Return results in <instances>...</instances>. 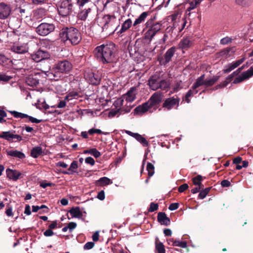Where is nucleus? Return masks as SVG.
Masks as SVG:
<instances>
[{
	"mask_svg": "<svg viewBox=\"0 0 253 253\" xmlns=\"http://www.w3.org/2000/svg\"><path fill=\"white\" fill-rule=\"evenodd\" d=\"M116 51L115 44L110 42L106 44L97 46L94 52L96 57L103 63H110L114 62L115 60Z\"/></svg>",
	"mask_w": 253,
	"mask_h": 253,
	"instance_id": "f257e3e1",
	"label": "nucleus"
},
{
	"mask_svg": "<svg viewBox=\"0 0 253 253\" xmlns=\"http://www.w3.org/2000/svg\"><path fill=\"white\" fill-rule=\"evenodd\" d=\"M59 37L64 42L69 41L72 45L78 44L82 40L81 33L74 27L63 28L60 31Z\"/></svg>",
	"mask_w": 253,
	"mask_h": 253,
	"instance_id": "f03ea898",
	"label": "nucleus"
},
{
	"mask_svg": "<svg viewBox=\"0 0 253 253\" xmlns=\"http://www.w3.org/2000/svg\"><path fill=\"white\" fill-rule=\"evenodd\" d=\"M148 82L150 88L153 90L161 89L167 91L170 87V83L166 80L162 79L160 75L158 73L151 76Z\"/></svg>",
	"mask_w": 253,
	"mask_h": 253,
	"instance_id": "7ed1b4c3",
	"label": "nucleus"
},
{
	"mask_svg": "<svg viewBox=\"0 0 253 253\" xmlns=\"http://www.w3.org/2000/svg\"><path fill=\"white\" fill-rule=\"evenodd\" d=\"M155 19V17L151 18L145 23L146 28L148 29L145 33V38L150 40H151L156 34L161 30L162 27L161 22L155 23L154 22Z\"/></svg>",
	"mask_w": 253,
	"mask_h": 253,
	"instance_id": "20e7f679",
	"label": "nucleus"
},
{
	"mask_svg": "<svg viewBox=\"0 0 253 253\" xmlns=\"http://www.w3.org/2000/svg\"><path fill=\"white\" fill-rule=\"evenodd\" d=\"M58 13L62 17L70 15L73 11V5L71 0H61L57 4Z\"/></svg>",
	"mask_w": 253,
	"mask_h": 253,
	"instance_id": "39448f33",
	"label": "nucleus"
},
{
	"mask_svg": "<svg viewBox=\"0 0 253 253\" xmlns=\"http://www.w3.org/2000/svg\"><path fill=\"white\" fill-rule=\"evenodd\" d=\"M107 19L102 27V30H108L110 34H113L119 27V22L115 16L107 15Z\"/></svg>",
	"mask_w": 253,
	"mask_h": 253,
	"instance_id": "423d86ee",
	"label": "nucleus"
},
{
	"mask_svg": "<svg viewBox=\"0 0 253 253\" xmlns=\"http://www.w3.org/2000/svg\"><path fill=\"white\" fill-rule=\"evenodd\" d=\"M55 26L53 23H42L37 28L36 31L42 36H45L55 30Z\"/></svg>",
	"mask_w": 253,
	"mask_h": 253,
	"instance_id": "0eeeda50",
	"label": "nucleus"
},
{
	"mask_svg": "<svg viewBox=\"0 0 253 253\" xmlns=\"http://www.w3.org/2000/svg\"><path fill=\"white\" fill-rule=\"evenodd\" d=\"M72 67L71 63L67 60L60 61L54 65V69L57 72L64 74L69 73Z\"/></svg>",
	"mask_w": 253,
	"mask_h": 253,
	"instance_id": "6e6552de",
	"label": "nucleus"
},
{
	"mask_svg": "<svg viewBox=\"0 0 253 253\" xmlns=\"http://www.w3.org/2000/svg\"><path fill=\"white\" fill-rule=\"evenodd\" d=\"M175 51L176 47L172 46L166 51L164 56H158L157 60L161 65L165 66L171 60Z\"/></svg>",
	"mask_w": 253,
	"mask_h": 253,
	"instance_id": "1a4fd4ad",
	"label": "nucleus"
},
{
	"mask_svg": "<svg viewBox=\"0 0 253 253\" xmlns=\"http://www.w3.org/2000/svg\"><path fill=\"white\" fill-rule=\"evenodd\" d=\"M162 100V94L160 92H156L153 93L146 103L149 108H153L156 110L159 107Z\"/></svg>",
	"mask_w": 253,
	"mask_h": 253,
	"instance_id": "9d476101",
	"label": "nucleus"
},
{
	"mask_svg": "<svg viewBox=\"0 0 253 253\" xmlns=\"http://www.w3.org/2000/svg\"><path fill=\"white\" fill-rule=\"evenodd\" d=\"M180 98L174 96L165 99L162 107L167 110H170L173 108L177 109L179 105Z\"/></svg>",
	"mask_w": 253,
	"mask_h": 253,
	"instance_id": "9b49d317",
	"label": "nucleus"
},
{
	"mask_svg": "<svg viewBox=\"0 0 253 253\" xmlns=\"http://www.w3.org/2000/svg\"><path fill=\"white\" fill-rule=\"evenodd\" d=\"M50 56L48 52L41 49L38 50L31 55L32 59L36 62H39L43 60L49 59Z\"/></svg>",
	"mask_w": 253,
	"mask_h": 253,
	"instance_id": "f8f14e48",
	"label": "nucleus"
},
{
	"mask_svg": "<svg viewBox=\"0 0 253 253\" xmlns=\"http://www.w3.org/2000/svg\"><path fill=\"white\" fill-rule=\"evenodd\" d=\"M9 112L11 113L15 118L28 119V121H26L25 122H30L33 123L39 124L42 122L41 120L37 119L32 116H29L27 114L18 112L16 111H9Z\"/></svg>",
	"mask_w": 253,
	"mask_h": 253,
	"instance_id": "ddd939ff",
	"label": "nucleus"
},
{
	"mask_svg": "<svg viewBox=\"0 0 253 253\" xmlns=\"http://www.w3.org/2000/svg\"><path fill=\"white\" fill-rule=\"evenodd\" d=\"M11 7L10 4L4 2L0 3V19L7 18L11 13Z\"/></svg>",
	"mask_w": 253,
	"mask_h": 253,
	"instance_id": "4468645a",
	"label": "nucleus"
},
{
	"mask_svg": "<svg viewBox=\"0 0 253 253\" xmlns=\"http://www.w3.org/2000/svg\"><path fill=\"white\" fill-rule=\"evenodd\" d=\"M0 138H3L9 142L13 141V139H16V141L20 142L22 140V137L18 134H14L10 131H2L0 133Z\"/></svg>",
	"mask_w": 253,
	"mask_h": 253,
	"instance_id": "2eb2a0df",
	"label": "nucleus"
},
{
	"mask_svg": "<svg viewBox=\"0 0 253 253\" xmlns=\"http://www.w3.org/2000/svg\"><path fill=\"white\" fill-rule=\"evenodd\" d=\"M86 79L88 81L90 84L97 85L100 84L101 80V76L98 72H90L87 74Z\"/></svg>",
	"mask_w": 253,
	"mask_h": 253,
	"instance_id": "dca6fc26",
	"label": "nucleus"
},
{
	"mask_svg": "<svg viewBox=\"0 0 253 253\" xmlns=\"http://www.w3.org/2000/svg\"><path fill=\"white\" fill-rule=\"evenodd\" d=\"M7 177L9 179L16 181L20 178L21 173L17 170H13L10 169H7L6 170Z\"/></svg>",
	"mask_w": 253,
	"mask_h": 253,
	"instance_id": "f3484780",
	"label": "nucleus"
},
{
	"mask_svg": "<svg viewBox=\"0 0 253 253\" xmlns=\"http://www.w3.org/2000/svg\"><path fill=\"white\" fill-rule=\"evenodd\" d=\"M157 220L162 225L168 226L170 224V218L167 216L165 212H159L157 216Z\"/></svg>",
	"mask_w": 253,
	"mask_h": 253,
	"instance_id": "a211bd4d",
	"label": "nucleus"
},
{
	"mask_svg": "<svg viewBox=\"0 0 253 253\" xmlns=\"http://www.w3.org/2000/svg\"><path fill=\"white\" fill-rule=\"evenodd\" d=\"M150 109L146 102L143 103L141 105L136 107L134 110V114H141L146 113Z\"/></svg>",
	"mask_w": 253,
	"mask_h": 253,
	"instance_id": "6ab92c4d",
	"label": "nucleus"
},
{
	"mask_svg": "<svg viewBox=\"0 0 253 253\" xmlns=\"http://www.w3.org/2000/svg\"><path fill=\"white\" fill-rule=\"evenodd\" d=\"M91 12V9L90 8L83 9L78 14L77 18L79 20L85 21Z\"/></svg>",
	"mask_w": 253,
	"mask_h": 253,
	"instance_id": "aec40b11",
	"label": "nucleus"
},
{
	"mask_svg": "<svg viewBox=\"0 0 253 253\" xmlns=\"http://www.w3.org/2000/svg\"><path fill=\"white\" fill-rule=\"evenodd\" d=\"M192 44V42L188 38H184L182 39L179 44L178 46L179 48L187 49L189 48Z\"/></svg>",
	"mask_w": 253,
	"mask_h": 253,
	"instance_id": "412c9836",
	"label": "nucleus"
},
{
	"mask_svg": "<svg viewBox=\"0 0 253 253\" xmlns=\"http://www.w3.org/2000/svg\"><path fill=\"white\" fill-rule=\"evenodd\" d=\"M72 217L81 218L83 216V212L81 211L79 207L72 208L69 211Z\"/></svg>",
	"mask_w": 253,
	"mask_h": 253,
	"instance_id": "4be33fe9",
	"label": "nucleus"
},
{
	"mask_svg": "<svg viewBox=\"0 0 253 253\" xmlns=\"http://www.w3.org/2000/svg\"><path fill=\"white\" fill-rule=\"evenodd\" d=\"M7 155L15 158L23 159L25 158V154L17 150H9L6 151Z\"/></svg>",
	"mask_w": 253,
	"mask_h": 253,
	"instance_id": "5701e85b",
	"label": "nucleus"
},
{
	"mask_svg": "<svg viewBox=\"0 0 253 253\" xmlns=\"http://www.w3.org/2000/svg\"><path fill=\"white\" fill-rule=\"evenodd\" d=\"M43 152L41 147L36 146L33 147L31 150V156L34 158L39 157L42 155Z\"/></svg>",
	"mask_w": 253,
	"mask_h": 253,
	"instance_id": "b1692460",
	"label": "nucleus"
},
{
	"mask_svg": "<svg viewBox=\"0 0 253 253\" xmlns=\"http://www.w3.org/2000/svg\"><path fill=\"white\" fill-rule=\"evenodd\" d=\"M136 90V88L134 87H131L126 94V101L127 102H132L135 99V94L134 92Z\"/></svg>",
	"mask_w": 253,
	"mask_h": 253,
	"instance_id": "393cba45",
	"label": "nucleus"
},
{
	"mask_svg": "<svg viewBox=\"0 0 253 253\" xmlns=\"http://www.w3.org/2000/svg\"><path fill=\"white\" fill-rule=\"evenodd\" d=\"M233 76L232 74L229 75L226 79V80L222 83L216 85L213 88V90H217L219 88H223L225 87L233 79Z\"/></svg>",
	"mask_w": 253,
	"mask_h": 253,
	"instance_id": "a878e982",
	"label": "nucleus"
},
{
	"mask_svg": "<svg viewBox=\"0 0 253 253\" xmlns=\"http://www.w3.org/2000/svg\"><path fill=\"white\" fill-rule=\"evenodd\" d=\"M11 50L18 54H23L27 52L26 46L23 45H14L11 47Z\"/></svg>",
	"mask_w": 253,
	"mask_h": 253,
	"instance_id": "bb28decb",
	"label": "nucleus"
},
{
	"mask_svg": "<svg viewBox=\"0 0 253 253\" xmlns=\"http://www.w3.org/2000/svg\"><path fill=\"white\" fill-rule=\"evenodd\" d=\"M205 84V75L203 74L196 80V82L193 84V86H192V88L193 89V90H195L199 86Z\"/></svg>",
	"mask_w": 253,
	"mask_h": 253,
	"instance_id": "cd10ccee",
	"label": "nucleus"
},
{
	"mask_svg": "<svg viewBox=\"0 0 253 253\" xmlns=\"http://www.w3.org/2000/svg\"><path fill=\"white\" fill-rule=\"evenodd\" d=\"M78 163L77 161H74L71 163L69 168L68 169V171H62V173L64 174H73L76 172V169L78 168Z\"/></svg>",
	"mask_w": 253,
	"mask_h": 253,
	"instance_id": "c85d7f7f",
	"label": "nucleus"
},
{
	"mask_svg": "<svg viewBox=\"0 0 253 253\" xmlns=\"http://www.w3.org/2000/svg\"><path fill=\"white\" fill-rule=\"evenodd\" d=\"M132 25V21L130 19H128L126 20L123 24H122V28L120 31L117 32L118 34H121L125 32H126L127 29H128L131 25Z\"/></svg>",
	"mask_w": 253,
	"mask_h": 253,
	"instance_id": "c756f323",
	"label": "nucleus"
},
{
	"mask_svg": "<svg viewBox=\"0 0 253 253\" xmlns=\"http://www.w3.org/2000/svg\"><path fill=\"white\" fill-rule=\"evenodd\" d=\"M27 84L31 86H36L39 84V80L33 76H29L26 79Z\"/></svg>",
	"mask_w": 253,
	"mask_h": 253,
	"instance_id": "7c9ffc66",
	"label": "nucleus"
},
{
	"mask_svg": "<svg viewBox=\"0 0 253 253\" xmlns=\"http://www.w3.org/2000/svg\"><path fill=\"white\" fill-rule=\"evenodd\" d=\"M112 183L111 179L107 177H103L96 181V184L98 186H103Z\"/></svg>",
	"mask_w": 253,
	"mask_h": 253,
	"instance_id": "2f4dec72",
	"label": "nucleus"
},
{
	"mask_svg": "<svg viewBox=\"0 0 253 253\" xmlns=\"http://www.w3.org/2000/svg\"><path fill=\"white\" fill-rule=\"evenodd\" d=\"M155 248L158 253H166L165 246L162 242L159 241L158 238L156 239Z\"/></svg>",
	"mask_w": 253,
	"mask_h": 253,
	"instance_id": "473e14b6",
	"label": "nucleus"
},
{
	"mask_svg": "<svg viewBox=\"0 0 253 253\" xmlns=\"http://www.w3.org/2000/svg\"><path fill=\"white\" fill-rule=\"evenodd\" d=\"M250 78V77L247 74L246 72H244L241 74V76H239L237 77H236L234 80L233 83L234 84H239L240 83L242 82L245 80L248 79Z\"/></svg>",
	"mask_w": 253,
	"mask_h": 253,
	"instance_id": "72a5a7b5",
	"label": "nucleus"
},
{
	"mask_svg": "<svg viewBox=\"0 0 253 253\" xmlns=\"http://www.w3.org/2000/svg\"><path fill=\"white\" fill-rule=\"evenodd\" d=\"M148 12H143L137 18L133 23V26H135L143 22L145 20L147 16L148 15Z\"/></svg>",
	"mask_w": 253,
	"mask_h": 253,
	"instance_id": "f704fd0d",
	"label": "nucleus"
},
{
	"mask_svg": "<svg viewBox=\"0 0 253 253\" xmlns=\"http://www.w3.org/2000/svg\"><path fill=\"white\" fill-rule=\"evenodd\" d=\"M133 137L141 143L143 146H147L148 145V142L140 134L136 133L134 136H133Z\"/></svg>",
	"mask_w": 253,
	"mask_h": 253,
	"instance_id": "c9c22d12",
	"label": "nucleus"
},
{
	"mask_svg": "<svg viewBox=\"0 0 253 253\" xmlns=\"http://www.w3.org/2000/svg\"><path fill=\"white\" fill-rule=\"evenodd\" d=\"M193 183L196 186L204 187L202 181L203 180V177L201 175H198L197 176L192 178Z\"/></svg>",
	"mask_w": 253,
	"mask_h": 253,
	"instance_id": "e433bc0d",
	"label": "nucleus"
},
{
	"mask_svg": "<svg viewBox=\"0 0 253 253\" xmlns=\"http://www.w3.org/2000/svg\"><path fill=\"white\" fill-rule=\"evenodd\" d=\"M220 76H217L212 79L205 80V84L207 87L212 86L219 79Z\"/></svg>",
	"mask_w": 253,
	"mask_h": 253,
	"instance_id": "4c0bfd02",
	"label": "nucleus"
},
{
	"mask_svg": "<svg viewBox=\"0 0 253 253\" xmlns=\"http://www.w3.org/2000/svg\"><path fill=\"white\" fill-rule=\"evenodd\" d=\"M84 153L90 154L96 158H97L101 156V153L96 148H92L89 150H84Z\"/></svg>",
	"mask_w": 253,
	"mask_h": 253,
	"instance_id": "58836bf2",
	"label": "nucleus"
},
{
	"mask_svg": "<svg viewBox=\"0 0 253 253\" xmlns=\"http://www.w3.org/2000/svg\"><path fill=\"white\" fill-rule=\"evenodd\" d=\"M211 188V187H209L206 188L204 189H203L201 191H200V193L198 195V198L201 199H204L206 197V196L209 194Z\"/></svg>",
	"mask_w": 253,
	"mask_h": 253,
	"instance_id": "ea45409f",
	"label": "nucleus"
},
{
	"mask_svg": "<svg viewBox=\"0 0 253 253\" xmlns=\"http://www.w3.org/2000/svg\"><path fill=\"white\" fill-rule=\"evenodd\" d=\"M154 166L151 163H148L147 165V170L148 171V178L152 176L154 173Z\"/></svg>",
	"mask_w": 253,
	"mask_h": 253,
	"instance_id": "a19ab883",
	"label": "nucleus"
},
{
	"mask_svg": "<svg viewBox=\"0 0 253 253\" xmlns=\"http://www.w3.org/2000/svg\"><path fill=\"white\" fill-rule=\"evenodd\" d=\"M231 48H226L217 54L219 57H223L227 58L230 56L229 52L231 51Z\"/></svg>",
	"mask_w": 253,
	"mask_h": 253,
	"instance_id": "79ce46f5",
	"label": "nucleus"
},
{
	"mask_svg": "<svg viewBox=\"0 0 253 253\" xmlns=\"http://www.w3.org/2000/svg\"><path fill=\"white\" fill-rule=\"evenodd\" d=\"M236 4L242 6H247L250 5L252 0H235Z\"/></svg>",
	"mask_w": 253,
	"mask_h": 253,
	"instance_id": "37998d69",
	"label": "nucleus"
},
{
	"mask_svg": "<svg viewBox=\"0 0 253 253\" xmlns=\"http://www.w3.org/2000/svg\"><path fill=\"white\" fill-rule=\"evenodd\" d=\"M173 246L180 247L182 248H186L187 247V243L185 241H180L179 240H175L172 244Z\"/></svg>",
	"mask_w": 253,
	"mask_h": 253,
	"instance_id": "c03bdc74",
	"label": "nucleus"
},
{
	"mask_svg": "<svg viewBox=\"0 0 253 253\" xmlns=\"http://www.w3.org/2000/svg\"><path fill=\"white\" fill-rule=\"evenodd\" d=\"M159 205L158 204L151 203L150 207L148 209V211L150 212H154L158 209Z\"/></svg>",
	"mask_w": 253,
	"mask_h": 253,
	"instance_id": "a18cd8bd",
	"label": "nucleus"
},
{
	"mask_svg": "<svg viewBox=\"0 0 253 253\" xmlns=\"http://www.w3.org/2000/svg\"><path fill=\"white\" fill-rule=\"evenodd\" d=\"M120 109H118L117 110H111L108 113V117L109 118H113L115 117L117 114L119 113V115L120 114Z\"/></svg>",
	"mask_w": 253,
	"mask_h": 253,
	"instance_id": "49530a36",
	"label": "nucleus"
},
{
	"mask_svg": "<svg viewBox=\"0 0 253 253\" xmlns=\"http://www.w3.org/2000/svg\"><path fill=\"white\" fill-rule=\"evenodd\" d=\"M179 14L178 13H174L169 16V20H170L171 22L177 21L179 19Z\"/></svg>",
	"mask_w": 253,
	"mask_h": 253,
	"instance_id": "de8ad7c7",
	"label": "nucleus"
},
{
	"mask_svg": "<svg viewBox=\"0 0 253 253\" xmlns=\"http://www.w3.org/2000/svg\"><path fill=\"white\" fill-rule=\"evenodd\" d=\"M95 245V244L93 242H87L84 246V250H90L92 249Z\"/></svg>",
	"mask_w": 253,
	"mask_h": 253,
	"instance_id": "09e8293b",
	"label": "nucleus"
},
{
	"mask_svg": "<svg viewBox=\"0 0 253 253\" xmlns=\"http://www.w3.org/2000/svg\"><path fill=\"white\" fill-rule=\"evenodd\" d=\"M245 60V57H243L242 58H241L239 60H238L237 61H236L235 62L232 63V65H233V68H237V67H238L240 65H241L242 63H243L244 61Z\"/></svg>",
	"mask_w": 253,
	"mask_h": 253,
	"instance_id": "8fccbe9b",
	"label": "nucleus"
},
{
	"mask_svg": "<svg viewBox=\"0 0 253 253\" xmlns=\"http://www.w3.org/2000/svg\"><path fill=\"white\" fill-rule=\"evenodd\" d=\"M88 133L90 135H93L94 133H97V134H104V133L99 129H96V128H91L90 129Z\"/></svg>",
	"mask_w": 253,
	"mask_h": 253,
	"instance_id": "3c124183",
	"label": "nucleus"
},
{
	"mask_svg": "<svg viewBox=\"0 0 253 253\" xmlns=\"http://www.w3.org/2000/svg\"><path fill=\"white\" fill-rule=\"evenodd\" d=\"M232 39L228 37H225L224 38H222L221 40H220V43L221 44H227L230 42H232Z\"/></svg>",
	"mask_w": 253,
	"mask_h": 253,
	"instance_id": "603ef678",
	"label": "nucleus"
},
{
	"mask_svg": "<svg viewBox=\"0 0 253 253\" xmlns=\"http://www.w3.org/2000/svg\"><path fill=\"white\" fill-rule=\"evenodd\" d=\"M53 185H54V183L51 182H47L45 180L40 183V186L43 188H45L47 186H52Z\"/></svg>",
	"mask_w": 253,
	"mask_h": 253,
	"instance_id": "864d4df0",
	"label": "nucleus"
},
{
	"mask_svg": "<svg viewBox=\"0 0 253 253\" xmlns=\"http://www.w3.org/2000/svg\"><path fill=\"white\" fill-rule=\"evenodd\" d=\"M12 78L10 76L5 75L4 74L0 75V81H4L7 82L9 81Z\"/></svg>",
	"mask_w": 253,
	"mask_h": 253,
	"instance_id": "5fc2aeb1",
	"label": "nucleus"
},
{
	"mask_svg": "<svg viewBox=\"0 0 253 253\" xmlns=\"http://www.w3.org/2000/svg\"><path fill=\"white\" fill-rule=\"evenodd\" d=\"M188 185L186 183H184L180 185L178 187V191L180 193L183 192L185 190L188 188Z\"/></svg>",
	"mask_w": 253,
	"mask_h": 253,
	"instance_id": "6e6d98bb",
	"label": "nucleus"
},
{
	"mask_svg": "<svg viewBox=\"0 0 253 253\" xmlns=\"http://www.w3.org/2000/svg\"><path fill=\"white\" fill-rule=\"evenodd\" d=\"M85 162L91 166H93L95 164L94 160L91 157H86L85 159Z\"/></svg>",
	"mask_w": 253,
	"mask_h": 253,
	"instance_id": "4d7b16f0",
	"label": "nucleus"
},
{
	"mask_svg": "<svg viewBox=\"0 0 253 253\" xmlns=\"http://www.w3.org/2000/svg\"><path fill=\"white\" fill-rule=\"evenodd\" d=\"M179 206V205L178 203H173L171 204L169 206V209L170 211H174V210H177Z\"/></svg>",
	"mask_w": 253,
	"mask_h": 253,
	"instance_id": "13d9d810",
	"label": "nucleus"
},
{
	"mask_svg": "<svg viewBox=\"0 0 253 253\" xmlns=\"http://www.w3.org/2000/svg\"><path fill=\"white\" fill-rule=\"evenodd\" d=\"M220 184L222 187H229L231 185L230 182L228 180L221 181Z\"/></svg>",
	"mask_w": 253,
	"mask_h": 253,
	"instance_id": "bf43d9fd",
	"label": "nucleus"
},
{
	"mask_svg": "<svg viewBox=\"0 0 253 253\" xmlns=\"http://www.w3.org/2000/svg\"><path fill=\"white\" fill-rule=\"evenodd\" d=\"M197 5H199V4H196V2L193 0V1L190 2V6L187 8L186 12H187L188 13L190 12V11L195 8Z\"/></svg>",
	"mask_w": 253,
	"mask_h": 253,
	"instance_id": "052dcab7",
	"label": "nucleus"
},
{
	"mask_svg": "<svg viewBox=\"0 0 253 253\" xmlns=\"http://www.w3.org/2000/svg\"><path fill=\"white\" fill-rule=\"evenodd\" d=\"M76 227L77 224L76 223L74 222H69L67 225V228H68L70 232H71L73 229L76 228Z\"/></svg>",
	"mask_w": 253,
	"mask_h": 253,
	"instance_id": "680f3d73",
	"label": "nucleus"
},
{
	"mask_svg": "<svg viewBox=\"0 0 253 253\" xmlns=\"http://www.w3.org/2000/svg\"><path fill=\"white\" fill-rule=\"evenodd\" d=\"M5 213L8 216H11L13 215L12 207L10 205L7 206V209L5 211Z\"/></svg>",
	"mask_w": 253,
	"mask_h": 253,
	"instance_id": "e2e57ef3",
	"label": "nucleus"
},
{
	"mask_svg": "<svg viewBox=\"0 0 253 253\" xmlns=\"http://www.w3.org/2000/svg\"><path fill=\"white\" fill-rule=\"evenodd\" d=\"M43 235L45 237H50L54 235V232H53L52 230L48 228L43 232Z\"/></svg>",
	"mask_w": 253,
	"mask_h": 253,
	"instance_id": "0e129e2a",
	"label": "nucleus"
},
{
	"mask_svg": "<svg viewBox=\"0 0 253 253\" xmlns=\"http://www.w3.org/2000/svg\"><path fill=\"white\" fill-rule=\"evenodd\" d=\"M197 93L198 90H196V89L195 90H193V89L192 88V89H190L189 90H188V91L186 93V95H187V97H190L191 96L193 95L194 94H197Z\"/></svg>",
	"mask_w": 253,
	"mask_h": 253,
	"instance_id": "69168bd1",
	"label": "nucleus"
},
{
	"mask_svg": "<svg viewBox=\"0 0 253 253\" xmlns=\"http://www.w3.org/2000/svg\"><path fill=\"white\" fill-rule=\"evenodd\" d=\"M234 69L235 68H233L232 64H230L227 66L226 69L223 70V73L225 74L228 73Z\"/></svg>",
	"mask_w": 253,
	"mask_h": 253,
	"instance_id": "338daca9",
	"label": "nucleus"
},
{
	"mask_svg": "<svg viewBox=\"0 0 253 253\" xmlns=\"http://www.w3.org/2000/svg\"><path fill=\"white\" fill-rule=\"evenodd\" d=\"M131 107H126V108H120V114H125L129 113L131 110Z\"/></svg>",
	"mask_w": 253,
	"mask_h": 253,
	"instance_id": "774afa93",
	"label": "nucleus"
}]
</instances>
